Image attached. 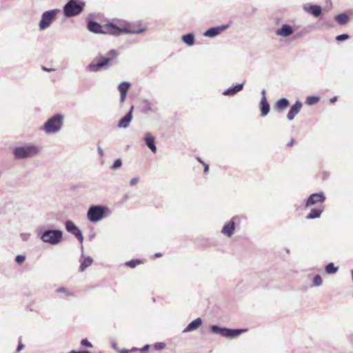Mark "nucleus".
Returning <instances> with one entry per match:
<instances>
[{
    "instance_id": "obj_1",
    "label": "nucleus",
    "mask_w": 353,
    "mask_h": 353,
    "mask_svg": "<svg viewBox=\"0 0 353 353\" xmlns=\"http://www.w3.org/2000/svg\"><path fill=\"white\" fill-rule=\"evenodd\" d=\"M88 29L94 33L110 34L112 35H119L123 32L138 34L145 31L144 28L139 29L119 28L113 23H108L103 27L94 21H90L88 23Z\"/></svg>"
},
{
    "instance_id": "obj_2",
    "label": "nucleus",
    "mask_w": 353,
    "mask_h": 353,
    "mask_svg": "<svg viewBox=\"0 0 353 353\" xmlns=\"http://www.w3.org/2000/svg\"><path fill=\"white\" fill-rule=\"evenodd\" d=\"M117 63V61L111 57H105L101 54L97 56L87 66L86 71L88 72H98L105 70L109 65Z\"/></svg>"
},
{
    "instance_id": "obj_3",
    "label": "nucleus",
    "mask_w": 353,
    "mask_h": 353,
    "mask_svg": "<svg viewBox=\"0 0 353 353\" xmlns=\"http://www.w3.org/2000/svg\"><path fill=\"white\" fill-rule=\"evenodd\" d=\"M37 236L41 240L51 245L59 244L63 239V232L60 230H45L40 228L37 231Z\"/></svg>"
},
{
    "instance_id": "obj_4",
    "label": "nucleus",
    "mask_w": 353,
    "mask_h": 353,
    "mask_svg": "<svg viewBox=\"0 0 353 353\" xmlns=\"http://www.w3.org/2000/svg\"><path fill=\"white\" fill-rule=\"evenodd\" d=\"M63 116L57 114L48 119L41 128L47 134H54L58 132L63 126Z\"/></svg>"
},
{
    "instance_id": "obj_5",
    "label": "nucleus",
    "mask_w": 353,
    "mask_h": 353,
    "mask_svg": "<svg viewBox=\"0 0 353 353\" xmlns=\"http://www.w3.org/2000/svg\"><path fill=\"white\" fill-rule=\"evenodd\" d=\"M39 152V148L34 145L16 147L13 150V154L16 159L30 158Z\"/></svg>"
},
{
    "instance_id": "obj_6",
    "label": "nucleus",
    "mask_w": 353,
    "mask_h": 353,
    "mask_svg": "<svg viewBox=\"0 0 353 353\" xmlns=\"http://www.w3.org/2000/svg\"><path fill=\"white\" fill-rule=\"evenodd\" d=\"M85 3L80 0H70L63 7V13L66 17L79 14Z\"/></svg>"
},
{
    "instance_id": "obj_7",
    "label": "nucleus",
    "mask_w": 353,
    "mask_h": 353,
    "mask_svg": "<svg viewBox=\"0 0 353 353\" xmlns=\"http://www.w3.org/2000/svg\"><path fill=\"white\" fill-rule=\"evenodd\" d=\"M210 330L215 334H219L223 337L228 339H234L240 334L247 332V329H230L228 327H221L218 325H213L210 327Z\"/></svg>"
},
{
    "instance_id": "obj_8",
    "label": "nucleus",
    "mask_w": 353,
    "mask_h": 353,
    "mask_svg": "<svg viewBox=\"0 0 353 353\" xmlns=\"http://www.w3.org/2000/svg\"><path fill=\"white\" fill-rule=\"evenodd\" d=\"M107 210L108 208L104 205H91L87 212L88 219L92 223L98 222L105 216Z\"/></svg>"
},
{
    "instance_id": "obj_9",
    "label": "nucleus",
    "mask_w": 353,
    "mask_h": 353,
    "mask_svg": "<svg viewBox=\"0 0 353 353\" xmlns=\"http://www.w3.org/2000/svg\"><path fill=\"white\" fill-rule=\"evenodd\" d=\"M60 12L59 9H52L44 12L41 14V19L39 23L40 30H44L49 28L56 19L57 14Z\"/></svg>"
},
{
    "instance_id": "obj_10",
    "label": "nucleus",
    "mask_w": 353,
    "mask_h": 353,
    "mask_svg": "<svg viewBox=\"0 0 353 353\" xmlns=\"http://www.w3.org/2000/svg\"><path fill=\"white\" fill-rule=\"evenodd\" d=\"M240 221L238 216H233L229 221L226 222L221 229V234L227 237H231L235 231V225Z\"/></svg>"
},
{
    "instance_id": "obj_11",
    "label": "nucleus",
    "mask_w": 353,
    "mask_h": 353,
    "mask_svg": "<svg viewBox=\"0 0 353 353\" xmlns=\"http://www.w3.org/2000/svg\"><path fill=\"white\" fill-rule=\"evenodd\" d=\"M325 199L323 192L312 194L306 200L305 207L308 208L317 203H323Z\"/></svg>"
},
{
    "instance_id": "obj_12",
    "label": "nucleus",
    "mask_w": 353,
    "mask_h": 353,
    "mask_svg": "<svg viewBox=\"0 0 353 353\" xmlns=\"http://www.w3.org/2000/svg\"><path fill=\"white\" fill-rule=\"evenodd\" d=\"M65 226L66 230L73 234L82 244L83 236L79 228L72 221H66L65 223Z\"/></svg>"
},
{
    "instance_id": "obj_13",
    "label": "nucleus",
    "mask_w": 353,
    "mask_h": 353,
    "mask_svg": "<svg viewBox=\"0 0 353 353\" xmlns=\"http://www.w3.org/2000/svg\"><path fill=\"white\" fill-rule=\"evenodd\" d=\"M229 25L228 24H224L219 26L212 27L209 29H208L204 32V36L208 37H214L219 34H220L223 31L228 28Z\"/></svg>"
},
{
    "instance_id": "obj_14",
    "label": "nucleus",
    "mask_w": 353,
    "mask_h": 353,
    "mask_svg": "<svg viewBox=\"0 0 353 353\" xmlns=\"http://www.w3.org/2000/svg\"><path fill=\"white\" fill-rule=\"evenodd\" d=\"M134 107L132 106L130 108V110L129 112L122 118L119 120L117 127L119 128H127L132 119V111H133Z\"/></svg>"
},
{
    "instance_id": "obj_15",
    "label": "nucleus",
    "mask_w": 353,
    "mask_h": 353,
    "mask_svg": "<svg viewBox=\"0 0 353 353\" xmlns=\"http://www.w3.org/2000/svg\"><path fill=\"white\" fill-rule=\"evenodd\" d=\"M294 33V29L292 27L287 23L283 24L280 28H278L275 31V34L277 36L283 37H288Z\"/></svg>"
},
{
    "instance_id": "obj_16",
    "label": "nucleus",
    "mask_w": 353,
    "mask_h": 353,
    "mask_svg": "<svg viewBox=\"0 0 353 353\" xmlns=\"http://www.w3.org/2000/svg\"><path fill=\"white\" fill-rule=\"evenodd\" d=\"M303 103L300 101H296L294 105H292L287 114V118L289 121H292L294 117L299 114Z\"/></svg>"
},
{
    "instance_id": "obj_17",
    "label": "nucleus",
    "mask_w": 353,
    "mask_h": 353,
    "mask_svg": "<svg viewBox=\"0 0 353 353\" xmlns=\"http://www.w3.org/2000/svg\"><path fill=\"white\" fill-rule=\"evenodd\" d=\"M202 325V319L197 318L190 323L187 327L183 330V333L194 331L197 330Z\"/></svg>"
},
{
    "instance_id": "obj_18",
    "label": "nucleus",
    "mask_w": 353,
    "mask_h": 353,
    "mask_svg": "<svg viewBox=\"0 0 353 353\" xmlns=\"http://www.w3.org/2000/svg\"><path fill=\"white\" fill-rule=\"evenodd\" d=\"M303 9L305 11L316 17H319L322 12L321 7L318 5H310L309 6H304Z\"/></svg>"
},
{
    "instance_id": "obj_19",
    "label": "nucleus",
    "mask_w": 353,
    "mask_h": 353,
    "mask_svg": "<svg viewBox=\"0 0 353 353\" xmlns=\"http://www.w3.org/2000/svg\"><path fill=\"white\" fill-rule=\"evenodd\" d=\"M324 210V207L320 205L317 208L311 209L310 213L306 216L307 219H314L319 218Z\"/></svg>"
},
{
    "instance_id": "obj_20",
    "label": "nucleus",
    "mask_w": 353,
    "mask_h": 353,
    "mask_svg": "<svg viewBox=\"0 0 353 353\" xmlns=\"http://www.w3.org/2000/svg\"><path fill=\"white\" fill-rule=\"evenodd\" d=\"M259 107L261 117H264L267 116L270 110V106L267 100V98L261 99Z\"/></svg>"
},
{
    "instance_id": "obj_21",
    "label": "nucleus",
    "mask_w": 353,
    "mask_h": 353,
    "mask_svg": "<svg viewBox=\"0 0 353 353\" xmlns=\"http://www.w3.org/2000/svg\"><path fill=\"white\" fill-rule=\"evenodd\" d=\"M145 142L146 145L154 153L157 152V146L154 143V137L151 135L150 133L148 132L145 136Z\"/></svg>"
},
{
    "instance_id": "obj_22",
    "label": "nucleus",
    "mask_w": 353,
    "mask_h": 353,
    "mask_svg": "<svg viewBox=\"0 0 353 353\" xmlns=\"http://www.w3.org/2000/svg\"><path fill=\"white\" fill-rule=\"evenodd\" d=\"M244 82L242 83L237 84L233 87L229 88L228 89L223 91V94L225 96L234 95L238 92H240L243 88Z\"/></svg>"
},
{
    "instance_id": "obj_23",
    "label": "nucleus",
    "mask_w": 353,
    "mask_h": 353,
    "mask_svg": "<svg viewBox=\"0 0 353 353\" xmlns=\"http://www.w3.org/2000/svg\"><path fill=\"white\" fill-rule=\"evenodd\" d=\"M81 259H82V261L81 260L79 271L82 272L85 271V270L87 268H88L89 266H90L92 265L93 260L90 256L84 257L83 254L81 255Z\"/></svg>"
},
{
    "instance_id": "obj_24",
    "label": "nucleus",
    "mask_w": 353,
    "mask_h": 353,
    "mask_svg": "<svg viewBox=\"0 0 353 353\" xmlns=\"http://www.w3.org/2000/svg\"><path fill=\"white\" fill-rule=\"evenodd\" d=\"M290 103L288 99L281 98L278 100L275 103V108L278 110H283L287 108L289 105Z\"/></svg>"
},
{
    "instance_id": "obj_25",
    "label": "nucleus",
    "mask_w": 353,
    "mask_h": 353,
    "mask_svg": "<svg viewBox=\"0 0 353 353\" xmlns=\"http://www.w3.org/2000/svg\"><path fill=\"white\" fill-rule=\"evenodd\" d=\"M334 19L340 24V25H345L346 24L349 20L350 18L348 15L346 13H341L339 14H337L334 17Z\"/></svg>"
},
{
    "instance_id": "obj_26",
    "label": "nucleus",
    "mask_w": 353,
    "mask_h": 353,
    "mask_svg": "<svg viewBox=\"0 0 353 353\" xmlns=\"http://www.w3.org/2000/svg\"><path fill=\"white\" fill-rule=\"evenodd\" d=\"M182 41L189 46L194 43V35L192 33H188L182 36Z\"/></svg>"
},
{
    "instance_id": "obj_27",
    "label": "nucleus",
    "mask_w": 353,
    "mask_h": 353,
    "mask_svg": "<svg viewBox=\"0 0 353 353\" xmlns=\"http://www.w3.org/2000/svg\"><path fill=\"white\" fill-rule=\"evenodd\" d=\"M130 86V83L129 82L123 81L118 86V90H119L120 94H127Z\"/></svg>"
},
{
    "instance_id": "obj_28",
    "label": "nucleus",
    "mask_w": 353,
    "mask_h": 353,
    "mask_svg": "<svg viewBox=\"0 0 353 353\" xmlns=\"http://www.w3.org/2000/svg\"><path fill=\"white\" fill-rule=\"evenodd\" d=\"M320 100V98L316 96H309L306 98L305 103L308 105H313L317 103Z\"/></svg>"
},
{
    "instance_id": "obj_29",
    "label": "nucleus",
    "mask_w": 353,
    "mask_h": 353,
    "mask_svg": "<svg viewBox=\"0 0 353 353\" xmlns=\"http://www.w3.org/2000/svg\"><path fill=\"white\" fill-rule=\"evenodd\" d=\"M338 269L339 268L334 266L333 263H328L325 268L326 273L330 274L336 273L338 271Z\"/></svg>"
},
{
    "instance_id": "obj_30",
    "label": "nucleus",
    "mask_w": 353,
    "mask_h": 353,
    "mask_svg": "<svg viewBox=\"0 0 353 353\" xmlns=\"http://www.w3.org/2000/svg\"><path fill=\"white\" fill-rule=\"evenodd\" d=\"M143 110L145 113L155 112L157 111V108L148 101H146L145 105L143 107Z\"/></svg>"
},
{
    "instance_id": "obj_31",
    "label": "nucleus",
    "mask_w": 353,
    "mask_h": 353,
    "mask_svg": "<svg viewBox=\"0 0 353 353\" xmlns=\"http://www.w3.org/2000/svg\"><path fill=\"white\" fill-rule=\"evenodd\" d=\"M141 261L140 259H132L125 263V265L131 268H136L138 265L141 263Z\"/></svg>"
},
{
    "instance_id": "obj_32",
    "label": "nucleus",
    "mask_w": 353,
    "mask_h": 353,
    "mask_svg": "<svg viewBox=\"0 0 353 353\" xmlns=\"http://www.w3.org/2000/svg\"><path fill=\"white\" fill-rule=\"evenodd\" d=\"M119 55V52L117 50H110L108 52L105 57H111L114 60L117 61V57Z\"/></svg>"
},
{
    "instance_id": "obj_33",
    "label": "nucleus",
    "mask_w": 353,
    "mask_h": 353,
    "mask_svg": "<svg viewBox=\"0 0 353 353\" xmlns=\"http://www.w3.org/2000/svg\"><path fill=\"white\" fill-rule=\"evenodd\" d=\"M122 165V161L120 159H117L114 161V163L110 166V169L112 170H116L120 168Z\"/></svg>"
},
{
    "instance_id": "obj_34",
    "label": "nucleus",
    "mask_w": 353,
    "mask_h": 353,
    "mask_svg": "<svg viewBox=\"0 0 353 353\" xmlns=\"http://www.w3.org/2000/svg\"><path fill=\"white\" fill-rule=\"evenodd\" d=\"M323 280L319 274H316L313 279V285L314 286H320L322 284Z\"/></svg>"
},
{
    "instance_id": "obj_35",
    "label": "nucleus",
    "mask_w": 353,
    "mask_h": 353,
    "mask_svg": "<svg viewBox=\"0 0 353 353\" xmlns=\"http://www.w3.org/2000/svg\"><path fill=\"white\" fill-rule=\"evenodd\" d=\"M349 38H350L349 34H339V35L336 36V40L338 41H343L348 39Z\"/></svg>"
},
{
    "instance_id": "obj_36",
    "label": "nucleus",
    "mask_w": 353,
    "mask_h": 353,
    "mask_svg": "<svg viewBox=\"0 0 353 353\" xmlns=\"http://www.w3.org/2000/svg\"><path fill=\"white\" fill-rule=\"evenodd\" d=\"M25 260L26 256L24 255L19 254L17 255L15 258V261L19 265L22 264L25 261Z\"/></svg>"
},
{
    "instance_id": "obj_37",
    "label": "nucleus",
    "mask_w": 353,
    "mask_h": 353,
    "mask_svg": "<svg viewBox=\"0 0 353 353\" xmlns=\"http://www.w3.org/2000/svg\"><path fill=\"white\" fill-rule=\"evenodd\" d=\"M81 345L86 347H92V344L87 339H81Z\"/></svg>"
},
{
    "instance_id": "obj_38",
    "label": "nucleus",
    "mask_w": 353,
    "mask_h": 353,
    "mask_svg": "<svg viewBox=\"0 0 353 353\" xmlns=\"http://www.w3.org/2000/svg\"><path fill=\"white\" fill-rule=\"evenodd\" d=\"M56 292H58V293H66V294H67L68 296H71V295H72V293H70V292H68L67 291L66 288H64V287H61V288H57V289L56 290Z\"/></svg>"
},
{
    "instance_id": "obj_39",
    "label": "nucleus",
    "mask_w": 353,
    "mask_h": 353,
    "mask_svg": "<svg viewBox=\"0 0 353 353\" xmlns=\"http://www.w3.org/2000/svg\"><path fill=\"white\" fill-rule=\"evenodd\" d=\"M139 181V177H138V176L134 177L130 180V185L131 186H134L138 183Z\"/></svg>"
},
{
    "instance_id": "obj_40",
    "label": "nucleus",
    "mask_w": 353,
    "mask_h": 353,
    "mask_svg": "<svg viewBox=\"0 0 353 353\" xmlns=\"http://www.w3.org/2000/svg\"><path fill=\"white\" fill-rule=\"evenodd\" d=\"M165 347V344L163 343H157L154 344V348L156 350H162Z\"/></svg>"
},
{
    "instance_id": "obj_41",
    "label": "nucleus",
    "mask_w": 353,
    "mask_h": 353,
    "mask_svg": "<svg viewBox=\"0 0 353 353\" xmlns=\"http://www.w3.org/2000/svg\"><path fill=\"white\" fill-rule=\"evenodd\" d=\"M30 234L29 233H23L21 234V239L23 241H27L30 238Z\"/></svg>"
},
{
    "instance_id": "obj_42",
    "label": "nucleus",
    "mask_w": 353,
    "mask_h": 353,
    "mask_svg": "<svg viewBox=\"0 0 353 353\" xmlns=\"http://www.w3.org/2000/svg\"><path fill=\"white\" fill-rule=\"evenodd\" d=\"M97 150H98V153L101 156V157H103L104 155V152H103V150L102 149V148L99 145H98L97 147Z\"/></svg>"
},
{
    "instance_id": "obj_43",
    "label": "nucleus",
    "mask_w": 353,
    "mask_h": 353,
    "mask_svg": "<svg viewBox=\"0 0 353 353\" xmlns=\"http://www.w3.org/2000/svg\"><path fill=\"white\" fill-rule=\"evenodd\" d=\"M68 353H91V352L89 351H87V350H82V351L71 350Z\"/></svg>"
},
{
    "instance_id": "obj_44",
    "label": "nucleus",
    "mask_w": 353,
    "mask_h": 353,
    "mask_svg": "<svg viewBox=\"0 0 353 353\" xmlns=\"http://www.w3.org/2000/svg\"><path fill=\"white\" fill-rule=\"evenodd\" d=\"M203 166H204L203 172H204L205 173L208 172V170H209V165H208V164H206V163H204V164H203Z\"/></svg>"
},
{
    "instance_id": "obj_45",
    "label": "nucleus",
    "mask_w": 353,
    "mask_h": 353,
    "mask_svg": "<svg viewBox=\"0 0 353 353\" xmlns=\"http://www.w3.org/2000/svg\"><path fill=\"white\" fill-rule=\"evenodd\" d=\"M23 347H24L23 344H22V343H20L18 345V347H17V352H19L20 350H21L23 348Z\"/></svg>"
},
{
    "instance_id": "obj_46",
    "label": "nucleus",
    "mask_w": 353,
    "mask_h": 353,
    "mask_svg": "<svg viewBox=\"0 0 353 353\" xmlns=\"http://www.w3.org/2000/svg\"><path fill=\"white\" fill-rule=\"evenodd\" d=\"M261 99L266 98V97H265L266 91H265V89H263V90H261Z\"/></svg>"
},
{
    "instance_id": "obj_47",
    "label": "nucleus",
    "mask_w": 353,
    "mask_h": 353,
    "mask_svg": "<svg viewBox=\"0 0 353 353\" xmlns=\"http://www.w3.org/2000/svg\"><path fill=\"white\" fill-rule=\"evenodd\" d=\"M42 69L44 70V71H47V72H51V71H53L54 69L52 68H47L44 66H42Z\"/></svg>"
},
{
    "instance_id": "obj_48",
    "label": "nucleus",
    "mask_w": 353,
    "mask_h": 353,
    "mask_svg": "<svg viewBox=\"0 0 353 353\" xmlns=\"http://www.w3.org/2000/svg\"><path fill=\"white\" fill-rule=\"evenodd\" d=\"M126 94H121V102H123L125 99Z\"/></svg>"
},
{
    "instance_id": "obj_49",
    "label": "nucleus",
    "mask_w": 353,
    "mask_h": 353,
    "mask_svg": "<svg viewBox=\"0 0 353 353\" xmlns=\"http://www.w3.org/2000/svg\"><path fill=\"white\" fill-rule=\"evenodd\" d=\"M294 143V139H292L288 144V146H292Z\"/></svg>"
},
{
    "instance_id": "obj_50",
    "label": "nucleus",
    "mask_w": 353,
    "mask_h": 353,
    "mask_svg": "<svg viewBox=\"0 0 353 353\" xmlns=\"http://www.w3.org/2000/svg\"><path fill=\"white\" fill-rule=\"evenodd\" d=\"M197 161L200 162L201 164H204L205 163L202 161V159L200 157L196 158Z\"/></svg>"
},
{
    "instance_id": "obj_51",
    "label": "nucleus",
    "mask_w": 353,
    "mask_h": 353,
    "mask_svg": "<svg viewBox=\"0 0 353 353\" xmlns=\"http://www.w3.org/2000/svg\"><path fill=\"white\" fill-rule=\"evenodd\" d=\"M149 347V345H145L143 348H142V350L143 351H145L148 349Z\"/></svg>"
},
{
    "instance_id": "obj_52",
    "label": "nucleus",
    "mask_w": 353,
    "mask_h": 353,
    "mask_svg": "<svg viewBox=\"0 0 353 353\" xmlns=\"http://www.w3.org/2000/svg\"><path fill=\"white\" fill-rule=\"evenodd\" d=\"M336 101V97H334L333 98H332V99H330V102H331V103H334V102H335Z\"/></svg>"
},
{
    "instance_id": "obj_53",
    "label": "nucleus",
    "mask_w": 353,
    "mask_h": 353,
    "mask_svg": "<svg viewBox=\"0 0 353 353\" xmlns=\"http://www.w3.org/2000/svg\"><path fill=\"white\" fill-rule=\"evenodd\" d=\"M154 256H155V257H161L162 256V254L161 253L158 252V253H156L154 254Z\"/></svg>"
},
{
    "instance_id": "obj_54",
    "label": "nucleus",
    "mask_w": 353,
    "mask_h": 353,
    "mask_svg": "<svg viewBox=\"0 0 353 353\" xmlns=\"http://www.w3.org/2000/svg\"><path fill=\"white\" fill-rule=\"evenodd\" d=\"M304 34H305V32H301L300 33H299V34H297V37H301V36L303 35Z\"/></svg>"
},
{
    "instance_id": "obj_55",
    "label": "nucleus",
    "mask_w": 353,
    "mask_h": 353,
    "mask_svg": "<svg viewBox=\"0 0 353 353\" xmlns=\"http://www.w3.org/2000/svg\"><path fill=\"white\" fill-rule=\"evenodd\" d=\"M121 353H128V350H123L121 351Z\"/></svg>"
}]
</instances>
